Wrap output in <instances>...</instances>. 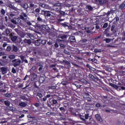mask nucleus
<instances>
[{"mask_svg": "<svg viewBox=\"0 0 125 125\" xmlns=\"http://www.w3.org/2000/svg\"><path fill=\"white\" fill-rule=\"evenodd\" d=\"M12 63H13L14 67H18L21 64V60L20 59H14L12 61Z\"/></svg>", "mask_w": 125, "mask_h": 125, "instance_id": "f257e3e1", "label": "nucleus"}, {"mask_svg": "<svg viewBox=\"0 0 125 125\" xmlns=\"http://www.w3.org/2000/svg\"><path fill=\"white\" fill-rule=\"evenodd\" d=\"M9 37L11 39V41H12L13 42H16V41H17V39H18V36L14 35V33H12L10 34Z\"/></svg>", "mask_w": 125, "mask_h": 125, "instance_id": "f03ea898", "label": "nucleus"}, {"mask_svg": "<svg viewBox=\"0 0 125 125\" xmlns=\"http://www.w3.org/2000/svg\"><path fill=\"white\" fill-rule=\"evenodd\" d=\"M39 6L42 8H43V9H49L50 8V7L45 3H39Z\"/></svg>", "mask_w": 125, "mask_h": 125, "instance_id": "7ed1b4c3", "label": "nucleus"}, {"mask_svg": "<svg viewBox=\"0 0 125 125\" xmlns=\"http://www.w3.org/2000/svg\"><path fill=\"white\" fill-rule=\"evenodd\" d=\"M27 17H28V15L24 12L22 13L21 15H20V19L23 20V21H26V20H27Z\"/></svg>", "mask_w": 125, "mask_h": 125, "instance_id": "20e7f679", "label": "nucleus"}, {"mask_svg": "<svg viewBox=\"0 0 125 125\" xmlns=\"http://www.w3.org/2000/svg\"><path fill=\"white\" fill-rule=\"evenodd\" d=\"M96 1L100 5H104L107 2V0H96Z\"/></svg>", "mask_w": 125, "mask_h": 125, "instance_id": "39448f33", "label": "nucleus"}, {"mask_svg": "<svg viewBox=\"0 0 125 125\" xmlns=\"http://www.w3.org/2000/svg\"><path fill=\"white\" fill-rule=\"evenodd\" d=\"M20 5H21V7L24 8V10H26V9H28V8H29V6L27 4V3H20Z\"/></svg>", "mask_w": 125, "mask_h": 125, "instance_id": "423d86ee", "label": "nucleus"}, {"mask_svg": "<svg viewBox=\"0 0 125 125\" xmlns=\"http://www.w3.org/2000/svg\"><path fill=\"white\" fill-rule=\"evenodd\" d=\"M95 118L98 122H100V123H102L103 122L102 119H101V117L99 114H96Z\"/></svg>", "mask_w": 125, "mask_h": 125, "instance_id": "0eeeda50", "label": "nucleus"}, {"mask_svg": "<svg viewBox=\"0 0 125 125\" xmlns=\"http://www.w3.org/2000/svg\"><path fill=\"white\" fill-rule=\"evenodd\" d=\"M20 58H21L22 62H25V63H28V60L25 59V56L23 55L20 56Z\"/></svg>", "mask_w": 125, "mask_h": 125, "instance_id": "6e6552de", "label": "nucleus"}, {"mask_svg": "<svg viewBox=\"0 0 125 125\" xmlns=\"http://www.w3.org/2000/svg\"><path fill=\"white\" fill-rule=\"evenodd\" d=\"M24 43H28V44H31V43H32V40H31L30 39H25L23 40Z\"/></svg>", "mask_w": 125, "mask_h": 125, "instance_id": "1a4fd4ad", "label": "nucleus"}, {"mask_svg": "<svg viewBox=\"0 0 125 125\" xmlns=\"http://www.w3.org/2000/svg\"><path fill=\"white\" fill-rule=\"evenodd\" d=\"M116 28V25H112L111 27V31L112 32L113 34H116L117 33V31L115 30V28Z\"/></svg>", "mask_w": 125, "mask_h": 125, "instance_id": "9d476101", "label": "nucleus"}, {"mask_svg": "<svg viewBox=\"0 0 125 125\" xmlns=\"http://www.w3.org/2000/svg\"><path fill=\"white\" fill-rule=\"evenodd\" d=\"M88 77H89V78L91 79V80H92V81H95V80H98V78H96L94 77V76L92 75V74H89Z\"/></svg>", "mask_w": 125, "mask_h": 125, "instance_id": "9b49d317", "label": "nucleus"}, {"mask_svg": "<svg viewBox=\"0 0 125 125\" xmlns=\"http://www.w3.org/2000/svg\"><path fill=\"white\" fill-rule=\"evenodd\" d=\"M69 41H70V42H76V38H75V36L70 37L69 38Z\"/></svg>", "mask_w": 125, "mask_h": 125, "instance_id": "f8f14e48", "label": "nucleus"}, {"mask_svg": "<svg viewBox=\"0 0 125 125\" xmlns=\"http://www.w3.org/2000/svg\"><path fill=\"white\" fill-rule=\"evenodd\" d=\"M19 105L21 107H22V108H24L26 107V106H27V104L25 102H21L19 104Z\"/></svg>", "mask_w": 125, "mask_h": 125, "instance_id": "ddd939ff", "label": "nucleus"}, {"mask_svg": "<svg viewBox=\"0 0 125 125\" xmlns=\"http://www.w3.org/2000/svg\"><path fill=\"white\" fill-rule=\"evenodd\" d=\"M8 109L10 111H11L12 112H16V111H17V109H16V107L13 106H9Z\"/></svg>", "mask_w": 125, "mask_h": 125, "instance_id": "4468645a", "label": "nucleus"}, {"mask_svg": "<svg viewBox=\"0 0 125 125\" xmlns=\"http://www.w3.org/2000/svg\"><path fill=\"white\" fill-rule=\"evenodd\" d=\"M61 7V3L58 2L53 4V7Z\"/></svg>", "mask_w": 125, "mask_h": 125, "instance_id": "2eb2a0df", "label": "nucleus"}, {"mask_svg": "<svg viewBox=\"0 0 125 125\" xmlns=\"http://www.w3.org/2000/svg\"><path fill=\"white\" fill-rule=\"evenodd\" d=\"M114 39H109V38H106L105 39H104V41L106 43H109V42H110L111 41H114Z\"/></svg>", "mask_w": 125, "mask_h": 125, "instance_id": "dca6fc26", "label": "nucleus"}, {"mask_svg": "<svg viewBox=\"0 0 125 125\" xmlns=\"http://www.w3.org/2000/svg\"><path fill=\"white\" fill-rule=\"evenodd\" d=\"M9 7L10 8H11L12 9H13L14 10H15V11H18L19 10L18 8H16V7L12 5V4L9 5Z\"/></svg>", "mask_w": 125, "mask_h": 125, "instance_id": "f3484780", "label": "nucleus"}, {"mask_svg": "<svg viewBox=\"0 0 125 125\" xmlns=\"http://www.w3.org/2000/svg\"><path fill=\"white\" fill-rule=\"evenodd\" d=\"M35 45H37V46H39V45H41V40L35 41Z\"/></svg>", "mask_w": 125, "mask_h": 125, "instance_id": "a211bd4d", "label": "nucleus"}, {"mask_svg": "<svg viewBox=\"0 0 125 125\" xmlns=\"http://www.w3.org/2000/svg\"><path fill=\"white\" fill-rule=\"evenodd\" d=\"M44 82V78L43 77H41L39 78V83H42Z\"/></svg>", "mask_w": 125, "mask_h": 125, "instance_id": "6ab92c4d", "label": "nucleus"}, {"mask_svg": "<svg viewBox=\"0 0 125 125\" xmlns=\"http://www.w3.org/2000/svg\"><path fill=\"white\" fill-rule=\"evenodd\" d=\"M37 7H38V5H35L33 3H30V4L29 7H30V8H34H34H36Z\"/></svg>", "mask_w": 125, "mask_h": 125, "instance_id": "aec40b11", "label": "nucleus"}, {"mask_svg": "<svg viewBox=\"0 0 125 125\" xmlns=\"http://www.w3.org/2000/svg\"><path fill=\"white\" fill-rule=\"evenodd\" d=\"M110 86H112V87H114V88H116V89H119V86L114 84V83H110Z\"/></svg>", "mask_w": 125, "mask_h": 125, "instance_id": "412c9836", "label": "nucleus"}, {"mask_svg": "<svg viewBox=\"0 0 125 125\" xmlns=\"http://www.w3.org/2000/svg\"><path fill=\"white\" fill-rule=\"evenodd\" d=\"M4 103L6 106H7L8 107L10 106V103L8 101H5Z\"/></svg>", "mask_w": 125, "mask_h": 125, "instance_id": "4be33fe9", "label": "nucleus"}, {"mask_svg": "<svg viewBox=\"0 0 125 125\" xmlns=\"http://www.w3.org/2000/svg\"><path fill=\"white\" fill-rule=\"evenodd\" d=\"M13 51H15V52H17L18 50V48H17V46L13 45Z\"/></svg>", "mask_w": 125, "mask_h": 125, "instance_id": "5701e85b", "label": "nucleus"}, {"mask_svg": "<svg viewBox=\"0 0 125 125\" xmlns=\"http://www.w3.org/2000/svg\"><path fill=\"white\" fill-rule=\"evenodd\" d=\"M15 57H16V56L14 55H11L8 56V58L9 59H11V60H12L13 59H15Z\"/></svg>", "mask_w": 125, "mask_h": 125, "instance_id": "b1692460", "label": "nucleus"}, {"mask_svg": "<svg viewBox=\"0 0 125 125\" xmlns=\"http://www.w3.org/2000/svg\"><path fill=\"white\" fill-rule=\"evenodd\" d=\"M89 122H86V121L85 122V124L86 125H89V124H92V121H93V119L92 118H89Z\"/></svg>", "mask_w": 125, "mask_h": 125, "instance_id": "393cba45", "label": "nucleus"}, {"mask_svg": "<svg viewBox=\"0 0 125 125\" xmlns=\"http://www.w3.org/2000/svg\"><path fill=\"white\" fill-rule=\"evenodd\" d=\"M84 98L88 99L89 98V94L85 93L83 96Z\"/></svg>", "mask_w": 125, "mask_h": 125, "instance_id": "a878e982", "label": "nucleus"}, {"mask_svg": "<svg viewBox=\"0 0 125 125\" xmlns=\"http://www.w3.org/2000/svg\"><path fill=\"white\" fill-rule=\"evenodd\" d=\"M16 25L19 24V23L21 22V20L18 18H16Z\"/></svg>", "mask_w": 125, "mask_h": 125, "instance_id": "bb28decb", "label": "nucleus"}, {"mask_svg": "<svg viewBox=\"0 0 125 125\" xmlns=\"http://www.w3.org/2000/svg\"><path fill=\"white\" fill-rule=\"evenodd\" d=\"M11 22H12V23H13V24H15V25H16V18H14L13 19H11Z\"/></svg>", "mask_w": 125, "mask_h": 125, "instance_id": "cd10ccee", "label": "nucleus"}, {"mask_svg": "<svg viewBox=\"0 0 125 125\" xmlns=\"http://www.w3.org/2000/svg\"><path fill=\"white\" fill-rule=\"evenodd\" d=\"M24 22H26V24H27V25H28L29 26H31L32 25V23H31V22L30 21H27V20L25 21H24Z\"/></svg>", "mask_w": 125, "mask_h": 125, "instance_id": "c85d7f7f", "label": "nucleus"}, {"mask_svg": "<svg viewBox=\"0 0 125 125\" xmlns=\"http://www.w3.org/2000/svg\"><path fill=\"white\" fill-rule=\"evenodd\" d=\"M125 6V2L122 3L120 6V9H123V8H124Z\"/></svg>", "mask_w": 125, "mask_h": 125, "instance_id": "c756f323", "label": "nucleus"}, {"mask_svg": "<svg viewBox=\"0 0 125 125\" xmlns=\"http://www.w3.org/2000/svg\"><path fill=\"white\" fill-rule=\"evenodd\" d=\"M21 98L23 100H25L26 101H29V99L28 98H27V97H26L25 96H22V97H21Z\"/></svg>", "mask_w": 125, "mask_h": 125, "instance_id": "7c9ffc66", "label": "nucleus"}, {"mask_svg": "<svg viewBox=\"0 0 125 125\" xmlns=\"http://www.w3.org/2000/svg\"><path fill=\"white\" fill-rule=\"evenodd\" d=\"M6 34L7 36H8V35L10 34V30H9L8 29H6Z\"/></svg>", "mask_w": 125, "mask_h": 125, "instance_id": "2f4dec72", "label": "nucleus"}, {"mask_svg": "<svg viewBox=\"0 0 125 125\" xmlns=\"http://www.w3.org/2000/svg\"><path fill=\"white\" fill-rule=\"evenodd\" d=\"M6 70H7V69L5 67H1L0 68L1 72H6Z\"/></svg>", "mask_w": 125, "mask_h": 125, "instance_id": "473e14b6", "label": "nucleus"}, {"mask_svg": "<svg viewBox=\"0 0 125 125\" xmlns=\"http://www.w3.org/2000/svg\"><path fill=\"white\" fill-rule=\"evenodd\" d=\"M1 15H4V14H5V10H4V9H1Z\"/></svg>", "mask_w": 125, "mask_h": 125, "instance_id": "72a5a7b5", "label": "nucleus"}, {"mask_svg": "<svg viewBox=\"0 0 125 125\" xmlns=\"http://www.w3.org/2000/svg\"><path fill=\"white\" fill-rule=\"evenodd\" d=\"M63 62H64V63H65L66 65H71V63H70V62H68V61L63 60Z\"/></svg>", "mask_w": 125, "mask_h": 125, "instance_id": "f704fd0d", "label": "nucleus"}, {"mask_svg": "<svg viewBox=\"0 0 125 125\" xmlns=\"http://www.w3.org/2000/svg\"><path fill=\"white\" fill-rule=\"evenodd\" d=\"M94 52L95 53H97V52H99V53H101L102 51L100 50H98L97 49H95Z\"/></svg>", "mask_w": 125, "mask_h": 125, "instance_id": "c9c22d12", "label": "nucleus"}, {"mask_svg": "<svg viewBox=\"0 0 125 125\" xmlns=\"http://www.w3.org/2000/svg\"><path fill=\"white\" fill-rule=\"evenodd\" d=\"M48 88L49 89H55V88H56V87H55V86H49Z\"/></svg>", "mask_w": 125, "mask_h": 125, "instance_id": "e433bc0d", "label": "nucleus"}, {"mask_svg": "<svg viewBox=\"0 0 125 125\" xmlns=\"http://www.w3.org/2000/svg\"><path fill=\"white\" fill-rule=\"evenodd\" d=\"M86 7H87L89 10H92L93 9V7H91V6L90 5H88L86 6Z\"/></svg>", "mask_w": 125, "mask_h": 125, "instance_id": "4c0bfd02", "label": "nucleus"}, {"mask_svg": "<svg viewBox=\"0 0 125 125\" xmlns=\"http://www.w3.org/2000/svg\"><path fill=\"white\" fill-rule=\"evenodd\" d=\"M62 26H63V27H68V25H67V22H64L63 23H60Z\"/></svg>", "mask_w": 125, "mask_h": 125, "instance_id": "58836bf2", "label": "nucleus"}, {"mask_svg": "<svg viewBox=\"0 0 125 125\" xmlns=\"http://www.w3.org/2000/svg\"><path fill=\"white\" fill-rule=\"evenodd\" d=\"M41 11V8H38L35 9V12H37L38 13H40V12Z\"/></svg>", "mask_w": 125, "mask_h": 125, "instance_id": "ea45409f", "label": "nucleus"}, {"mask_svg": "<svg viewBox=\"0 0 125 125\" xmlns=\"http://www.w3.org/2000/svg\"><path fill=\"white\" fill-rule=\"evenodd\" d=\"M34 106H35V107H40V106H41V104L39 103H36L34 104Z\"/></svg>", "mask_w": 125, "mask_h": 125, "instance_id": "a19ab883", "label": "nucleus"}, {"mask_svg": "<svg viewBox=\"0 0 125 125\" xmlns=\"http://www.w3.org/2000/svg\"><path fill=\"white\" fill-rule=\"evenodd\" d=\"M6 50L7 51H10L11 50V47L10 46H8Z\"/></svg>", "mask_w": 125, "mask_h": 125, "instance_id": "79ce46f5", "label": "nucleus"}, {"mask_svg": "<svg viewBox=\"0 0 125 125\" xmlns=\"http://www.w3.org/2000/svg\"><path fill=\"white\" fill-rule=\"evenodd\" d=\"M63 53H65V54H66L67 55H70V52L67 51L66 50H63Z\"/></svg>", "mask_w": 125, "mask_h": 125, "instance_id": "37998d69", "label": "nucleus"}, {"mask_svg": "<svg viewBox=\"0 0 125 125\" xmlns=\"http://www.w3.org/2000/svg\"><path fill=\"white\" fill-rule=\"evenodd\" d=\"M41 43H42V44L44 45V44H45V43H46V41H45V40H42L41 41Z\"/></svg>", "mask_w": 125, "mask_h": 125, "instance_id": "c03bdc74", "label": "nucleus"}, {"mask_svg": "<svg viewBox=\"0 0 125 125\" xmlns=\"http://www.w3.org/2000/svg\"><path fill=\"white\" fill-rule=\"evenodd\" d=\"M12 72H13V74H15L16 73V69H15V68H14V67L12 68Z\"/></svg>", "mask_w": 125, "mask_h": 125, "instance_id": "a18cd8bd", "label": "nucleus"}, {"mask_svg": "<svg viewBox=\"0 0 125 125\" xmlns=\"http://www.w3.org/2000/svg\"><path fill=\"white\" fill-rule=\"evenodd\" d=\"M67 83H68V82H67L66 81H62V84L63 85H66V84H67Z\"/></svg>", "mask_w": 125, "mask_h": 125, "instance_id": "49530a36", "label": "nucleus"}, {"mask_svg": "<svg viewBox=\"0 0 125 125\" xmlns=\"http://www.w3.org/2000/svg\"><path fill=\"white\" fill-rule=\"evenodd\" d=\"M59 116H60V117H61L60 118V120H65V119H63L62 117H63V115H62V114L59 113Z\"/></svg>", "mask_w": 125, "mask_h": 125, "instance_id": "de8ad7c7", "label": "nucleus"}, {"mask_svg": "<svg viewBox=\"0 0 125 125\" xmlns=\"http://www.w3.org/2000/svg\"><path fill=\"white\" fill-rule=\"evenodd\" d=\"M26 34L29 38H32V37H33V35H32L31 33H26Z\"/></svg>", "mask_w": 125, "mask_h": 125, "instance_id": "09e8293b", "label": "nucleus"}, {"mask_svg": "<svg viewBox=\"0 0 125 125\" xmlns=\"http://www.w3.org/2000/svg\"><path fill=\"white\" fill-rule=\"evenodd\" d=\"M89 117V114H85V120H88Z\"/></svg>", "mask_w": 125, "mask_h": 125, "instance_id": "8fccbe9b", "label": "nucleus"}, {"mask_svg": "<svg viewBox=\"0 0 125 125\" xmlns=\"http://www.w3.org/2000/svg\"><path fill=\"white\" fill-rule=\"evenodd\" d=\"M107 27H108V23L106 22L104 23L103 25V28H107Z\"/></svg>", "mask_w": 125, "mask_h": 125, "instance_id": "3c124183", "label": "nucleus"}, {"mask_svg": "<svg viewBox=\"0 0 125 125\" xmlns=\"http://www.w3.org/2000/svg\"><path fill=\"white\" fill-rule=\"evenodd\" d=\"M27 118H29V119H35L36 117L34 116H31V115H27Z\"/></svg>", "mask_w": 125, "mask_h": 125, "instance_id": "603ef678", "label": "nucleus"}, {"mask_svg": "<svg viewBox=\"0 0 125 125\" xmlns=\"http://www.w3.org/2000/svg\"><path fill=\"white\" fill-rule=\"evenodd\" d=\"M26 35V33H22V34L21 35V38H24V37H25V36Z\"/></svg>", "mask_w": 125, "mask_h": 125, "instance_id": "864d4df0", "label": "nucleus"}, {"mask_svg": "<svg viewBox=\"0 0 125 125\" xmlns=\"http://www.w3.org/2000/svg\"><path fill=\"white\" fill-rule=\"evenodd\" d=\"M5 96L6 97H10V96H11V95H10V94L9 93H6L5 94Z\"/></svg>", "mask_w": 125, "mask_h": 125, "instance_id": "5fc2aeb1", "label": "nucleus"}, {"mask_svg": "<svg viewBox=\"0 0 125 125\" xmlns=\"http://www.w3.org/2000/svg\"><path fill=\"white\" fill-rule=\"evenodd\" d=\"M38 21H40V22L42 21V19L41 18V17H38L37 18Z\"/></svg>", "mask_w": 125, "mask_h": 125, "instance_id": "6e6d98bb", "label": "nucleus"}, {"mask_svg": "<svg viewBox=\"0 0 125 125\" xmlns=\"http://www.w3.org/2000/svg\"><path fill=\"white\" fill-rule=\"evenodd\" d=\"M66 38H67V36L66 35L62 36L61 37V39H62V40H63L64 39H66Z\"/></svg>", "mask_w": 125, "mask_h": 125, "instance_id": "4d7b16f0", "label": "nucleus"}, {"mask_svg": "<svg viewBox=\"0 0 125 125\" xmlns=\"http://www.w3.org/2000/svg\"><path fill=\"white\" fill-rule=\"evenodd\" d=\"M37 96H39V97L42 98V93H38L37 94Z\"/></svg>", "mask_w": 125, "mask_h": 125, "instance_id": "13d9d810", "label": "nucleus"}, {"mask_svg": "<svg viewBox=\"0 0 125 125\" xmlns=\"http://www.w3.org/2000/svg\"><path fill=\"white\" fill-rule=\"evenodd\" d=\"M88 60L89 61H92V62H94L96 59H88Z\"/></svg>", "mask_w": 125, "mask_h": 125, "instance_id": "bf43d9fd", "label": "nucleus"}, {"mask_svg": "<svg viewBox=\"0 0 125 125\" xmlns=\"http://www.w3.org/2000/svg\"><path fill=\"white\" fill-rule=\"evenodd\" d=\"M81 42H87V40L86 39H83L81 40Z\"/></svg>", "mask_w": 125, "mask_h": 125, "instance_id": "052dcab7", "label": "nucleus"}, {"mask_svg": "<svg viewBox=\"0 0 125 125\" xmlns=\"http://www.w3.org/2000/svg\"><path fill=\"white\" fill-rule=\"evenodd\" d=\"M65 6L66 7H71V4H68V3H66V4H65Z\"/></svg>", "mask_w": 125, "mask_h": 125, "instance_id": "680f3d73", "label": "nucleus"}, {"mask_svg": "<svg viewBox=\"0 0 125 125\" xmlns=\"http://www.w3.org/2000/svg\"><path fill=\"white\" fill-rule=\"evenodd\" d=\"M10 27L12 29H14V28H15V25H14V24H10Z\"/></svg>", "mask_w": 125, "mask_h": 125, "instance_id": "e2e57ef3", "label": "nucleus"}, {"mask_svg": "<svg viewBox=\"0 0 125 125\" xmlns=\"http://www.w3.org/2000/svg\"><path fill=\"white\" fill-rule=\"evenodd\" d=\"M15 2H17V3H21V0H15Z\"/></svg>", "mask_w": 125, "mask_h": 125, "instance_id": "0e129e2a", "label": "nucleus"}, {"mask_svg": "<svg viewBox=\"0 0 125 125\" xmlns=\"http://www.w3.org/2000/svg\"><path fill=\"white\" fill-rule=\"evenodd\" d=\"M61 7H57L55 8V11H59V10H60Z\"/></svg>", "mask_w": 125, "mask_h": 125, "instance_id": "69168bd1", "label": "nucleus"}, {"mask_svg": "<svg viewBox=\"0 0 125 125\" xmlns=\"http://www.w3.org/2000/svg\"><path fill=\"white\" fill-rule=\"evenodd\" d=\"M2 39L3 40H2V41H7V38H6L5 36H2Z\"/></svg>", "mask_w": 125, "mask_h": 125, "instance_id": "338daca9", "label": "nucleus"}, {"mask_svg": "<svg viewBox=\"0 0 125 125\" xmlns=\"http://www.w3.org/2000/svg\"><path fill=\"white\" fill-rule=\"evenodd\" d=\"M60 111H63V112H65V108L63 107H61L60 108Z\"/></svg>", "mask_w": 125, "mask_h": 125, "instance_id": "774afa93", "label": "nucleus"}]
</instances>
